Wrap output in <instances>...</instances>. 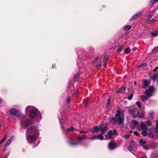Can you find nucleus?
<instances>
[{"label": "nucleus", "mask_w": 158, "mask_h": 158, "mask_svg": "<svg viewBox=\"0 0 158 158\" xmlns=\"http://www.w3.org/2000/svg\"><path fill=\"white\" fill-rule=\"evenodd\" d=\"M110 120L111 122L112 123H115L117 121V119L116 117H114L113 118L111 117L110 118Z\"/></svg>", "instance_id": "nucleus-26"}, {"label": "nucleus", "mask_w": 158, "mask_h": 158, "mask_svg": "<svg viewBox=\"0 0 158 158\" xmlns=\"http://www.w3.org/2000/svg\"><path fill=\"white\" fill-rule=\"evenodd\" d=\"M148 84H149V83H148V81L146 80H145L143 81V83L142 84V86L143 88L144 89L146 88L147 87V86H148Z\"/></svg>", "instance_id": "nucleus-18"}, {"label": "nucleus", "mask_w": 158, "mask_h": 158, "mask_svg": "<svg viewBox=\"0 0 158 158\" xmlns=\"http://www.w3.org/2000/svg\"><path fill=\"white\" fill-rule=\"evenodd\" d=\"M143 13L142 11H140L136 13L135 14L137 18L140 17L143 14Z\"/></svg>", "instance_id": "nucleus-30"}, {"label": "nucleus", "mask_w": 158, "mask_h": 158, "mask_svg": "<svg viewBox=\"0 0 158 158\" xmlns=\"http://www.w3.org/2000/svg\"><path fill=\"white\" fill-rule=\"evenodd\" d=\"M101 66L102 62L101 61H100L98 63L96 67L97 68H99L101 67Z\"/></svg>", "instance_id": "nucleus-41"}, {"label": "nucleus", "mask_w": 158, "mask_h": 158, "mask_svg": "<svg viewBox=\"0 0 158 158\" xmlns=\"http://www.w3.org/2000/svg\"><path fill=\"white\" fill-rule=\"evenodd\" d=\"M151 16H149L148 17V20H151V21H153V20H151V19H151Z\"/></svg>", "instance_id": "nucleus-57"}, {"label": "nucleus", "mask_w": 158, "mask_h": 158, "mask_svg": "<svg viewBox=\"0 0 158 158\" xmlns=\"http://www.w3.org/2000/svg\"><path fill=\"white\" fill-rule=\"evenodd\" d=\"M106 108L108 109H110L111 108L110 104L109 105H108V104H107Z\"/></svg>", "instance_id": "nucleus-54"}, {"label": "nucleus", "mask_w": 158, "mask_h": 158, "mask_svg": "<svg viewBox=\"0 0 158 158\" xmlns=\"http://www.w3.org/2000/svg\"><path fill=\"white\" fill-rule=\"evenodd\" d=\"M155 91V88L153 86H149L146 89L144 93L147 95L151 97L153 95Z\"/></svg>", "instance_id": "nucleus-5"}, {"label": "nucleus", "mask_w": 158, "mask_h": 158, "mask_svg": "<svg viewBox=\"0 0 158 158\" xmlns=\"http://www.w3.org/2000/svg\"><path fill=\"white\" fill-rule=\"evenodd\" d=\"M153 51H154L155 52H157L158 51V46L156 48H154L153 50Z\"/></svg>", "instance_id": "nucleus-50"}, {"label": "nucleus", "mask_w": 158, "mask_h": 158, "mask_svg": "<svg viewBox=\"0 0 158 158\" xmlns=\"http://www.w3.org/2000/svg\"><path fill=\"white\" fill-rule=\"evenodd\" d=\"M133 147H132L131 145H130L129 147H128V149L131 153H133V154H135L134 150L133 149Z\"/></svg>", "instance_id": "nucleus-27"}, {"label": "nucleus", "mask_w": 158, "mask_h": 158, "mask_svg": "<svg viewBox=\"0 0 158 158\" xmlns=\"http://www.w3.org/2000/svg\"><path fill=\"white\" fill-rule=\"evenodd\" d=\"M6 135L4 138L1 140L0 142L1 144H2L4 142V141L6 140Z\"/></svg>", "instance_id": "nucleus-44"}, {"label": "nucleus", "mask_w": 158, "mask_h": 158, "mask_svg": "<svg viewBox=\"0 0 158 158\" xmlns=\"http://www.w3.org/2000/svg\"><path fill=\"white\" fill-rule=\"evenodd\" d=\"M121 115V113L119 110H117L116 113L115 115L117 117H119Z\"/></svg>", "instance_id": "nucleus-38"}, {"label": "nucleus", "mask_w": 158, "mask_h": 158, "mask_svg": "<svg viewBox=\"0 0 158 158\" xmlns=\"http://www.w3.org/2000/svg\"><path fill=\"white\" fill-rule=\"evenodd\" d=\"M90 140H95L98 139V135H94L89 139Z\"/></svg>", "instance_id": "nucleus-37"}, {"label": "nucleus", "mask_w": 158, "mask_h": 158, "mask_svg": "<svg viewBox=\"0 0 158 158\" xmlns=\"http://www.w3.org/2000/svg\"><path fill=\"white\" fill-rule=\"evenodd\" d=\"M2 99L0 98V104L1 103V102H2Z\"/></svg>", "instance_id": "nucleus-63"}, {"label": "nucleus", "mask_w": 158, "mask_h": 158, "mask_svg": "<svg viewBox=\"0 0 158 158\" xmlns=\"http://www.w3.org/2000/svg\"><path fill=\"white\" fill-rule=\"evenodd\" d=\"M7 147V146H6V145H5L4 146V148L2 150L4 151L6 149Z\"/></svg>", "instance_id": "nucleus-58"}, {"label": "nucleus", "mask_w": 158, "mask_h": 158, "mask_svg": "<svg viewBox=\"0 0 158 158\" xmlns=\"http://www.w3.org/2000/svg\"><path fill=\"white\" fill-rule=\"evenodd\" d=\"M152 79L155 81H156L157 83L158 82V74H155L152 76Z\"/></svg>", "instance_id": "nucleus-19"}, {"label": "nucleus", "mask_w": 158, "mask_h": 158, "mask_svg": "<svg viewBox=\"0 0 158 158\" xmlns=\"http://www.w3.org/2000/svg\"><path fill=\"white\" fill-rule=\"evenodd\" d=\"M101 129V125L99 126H97L96 127H94L92 129V132H99L100 131Z\"/></svg>", "instance_id": "nucleus-15"}, {"label": "nucleus", "mask_w": 158, "mask_h": 158, "mask_svg": "<svg viewBox=\"0 0 158 158\" xmlns=\"http://www.w3.org/2000/svg\"><path fill=\"white\" fill-rule=\"evenodd\" d=\"M84 139L81 138V137H78L77 139V142L74 143L70 141L69 142V144L71 146H73L77 145V144L80 143L81 141Z\"/></svg>", "instance_id": "nucleus-9"}, {"label": "nucleus", "mask_w": 158, "mask_h": 158, "mask_svg": "<svg viewBox=\"0 0 158 158\" xmlns=\"http://www.w3.org/2000/svg\"><path fill=\"white\" fill-rule=\"evenodd\" d=\"M116 148V146L113 142H110L108 144V148L109 149L112 150Z\"/></svg>", "instance_id": "nucleus-10"}, {"label": "nucleus", "mask_w": 158, "mask_h": 158, "mask_svg": "<svg viewBox=\"0 0 158 158\" xmlns=\"http://www.w3.org/2000/svg\"><path fill=\"white\" fill-rule=\"evenodd\" d=\"M145 123L146 124V125L148 127V126H151L152 124V122H151L149 120H148L147 121H146Z\"/></svg>", "instance_id": "nucleus-29"}, {"label": "nucleus", "mask_w": 158, "mask_h": 158, "mask_svg": "<svg viewBox=\"0 0 158 158\" xmlns=\"http://www.w3.org/2000/svg\"><path fill=\"white\" fill-rule=\"evenodd\" d=\"M138 158H147V156L145 154H143V156L141 157H139L137 155L135 154Z\"/></svg>", "instance_id": "nucleus-42"}, {"label": "nucleus", "mask_w": 158, "mask_h": 158, "mask_svg": "<svg viewBox=\"0 0 158 158\" xmlns=\"http://www.w3.org/2000/svg\"><path fill=\"white\" fill-rule=\"evenodd\" d=\"M136 49V48H134L132 49V50H133L134 51Z\"/></svg>", "instance_id": "nucleus-60"}, {"label": "nucleus", "mask_w": 158, "mask_h": 158, "mask_svg": "<svg viewBox=\"0 0 158 158\" xmlns=\"http://www.w3.org/2000/svg\"><path fill=\"white\" fill-rule=\"evenodd\" d=\"M108 59V56H105L104 57V58L103 59V66L104 67H105L106 66V63L107 60Z\"/></svg>", "instance_id": "nucleus-22"}, {"label": "nucleus", "mask_w": 158, "mask_h": 158, "mask_svg": "<svg viewBox=\"0 0 158 158\" xmlns=\"http://www.w3.org/2000/svg\"><path fill=\"white\" fill-rule=\"evenodd\" d=\"M131 27L130 25H127L124 28V31H128L131 29Z\"/></svg>", "instance_id": "nucleus-28"}, {"label": "nucleus", "mask_w": 158, "mask_h": 158, "mask_svg": "<svg viewBox=\"0 0 158 158\" xmlns=\"http://www.w3.org/2000/svg\"><path fill=\"white\" fill-rule=\"evenodd\" d=\"M130 52V49L129 47H127L125 50V52L127 54L129 53Z\"/></svg>", "instance_id": "nucleus-39"}, {"label": "nucleus", "mask_w": 158, "mask_h": 158, "mask_svg": "<svg viewBox=\"0 0 158 158\" xmlns=\"http://www.w3.org/2000/svg\"><path fill=\"white\" fill-rule=\"evenodd\" d=\"M136 104L139 108L141 107V103L139 102H137L136 103Z\"/></svg>", "instance_id": "nucleus-43"}, {"label": "nucleus", "mask_w": 158, "mask_h": 158, "mask_svg": "<svg viewBox=\"0 0 158 158\" xmlns=\"http://www.w3.org/2000/svg\"><path fill=\"white\" fill-rule=\"evenodd\" d=\"M149 137L152 139L154 138V136L152 135V134H149Z\"/></svg>", "instance_id": "nucleus-55"}, {"label": "nucleus", "mask_w": 158, "mask_h": 158, "mask_svg": "<svg viewBox=\"0 0 158 158\" xmlns=\"http://www.w3.org/2000/svg\"><path fill=\"white\" fill-rule=\"evenodd\" d=\"M89 98H87L85 99L84 101V104L85 106H87L89 105Z\"/></svg>", "instance_id": "nucleus-21"}, {"label": "nucleus", "mask_w": 158, "mask_h": 158, "mask_svg": "<svg viewBox=\"0 0 158 158\" xmlns=\"http://www.w3.org/2000/svg\"><path fill=\"white\" fill-rule=\"evenodd\" d=\"M153 131L156 133H158V119L156 121V127Z\"/></svg>", "instance_id": "nucleus-20"}, {"label": "nucleus", "mask_w": 158, "mask_h": 158, "mask_svg": "<svg viewBox=\"0 0 158 158\" xmlns=\"http://www.w3.org/2000/svg\"><path fill=\"white\" fill-rule=\"evenodd\" d=\"M150 158H158V151L154 152L151 154Z\"/></svg>", "instance_id": "nucleus-14"}, {"label": "nucleus", "mask_w": 158, "mask_h": 158, "mask_svg": "<svg viewBox=\"0 0 158 158\" xmlns=\"http://www.w3.org/2000/svg\"><path fill=\"white\" fill-rule=\"evenodd\" d=\"M138 129L139 130L142 131L141 134L143 136H146L147 135V131L148 130V127L146 124L143 122L139 126Z\"/></svg>", "instance_id": "nucleus-4"}, {"label": "nucleus", "mask_w": 158, "mask_h": 158, "mask_svg": "<svg viewBox=\"0 0 158 158\" xmlns=\"http://www.w3.org/2000/svg\"><path fill=\"white\" fill-rule=\"evenodd\" d=\"M129 133L130 134H131L132 133V131L131 130V131H130L129 132Z\"/></svg>", "instance_id": "nucleus-64"}, {"label": "nucleus", "mask_w": 158, "mask_h": 158, "mask_svg": "<svg viewBox=\"0 0 158 158\" xmlns=\"http://www.w3.org/2000/svg\"><path fill=\"white\" fill-rule=\"evenodd\" d=\"M32 122L31 120L28 119L25 117L23 118L20 122L21 126L23 127L26 128L27 127L31 125Z\"/></svg>", "instance_id": "nucleus-3"}, {"label": "nucleus", "mask_w": 158, "mask_h": 158, "mask_svg": "<svg viewBox=\"0 0 158 158\" xmlns=\"http://www.w3.org/2000/svg\"><path fill=\"white\" fill-rule=\"evenodd\" d=\"M25 112L30 118L33 119L36 123L39 122L41 120L42 118L41 114L38 110L34 106H27Z\"/></svg>", "instance_id": "nucleus-1"}, {"label": "nucleus", "mask_w": 158, "mask_h": 158, "mask_svg": "<svg viewBox=\"0 0 158 158\" xmlns=\"http://www.w3.org/2000/svg\"><path fill=\"white\" fill-rule=\"evenodd\" d=\"M123 48V45H121L119 46L117 49V51L118 52H120L122 50Z\"/></svg>", "instance_id": "nucleus-33"}, {"label": "nucleus", "mask_w": 158, "mask_h": 158, "mask_svg": "<svg viewBox=\"0 0 158 158\" xmlns=\"http://www.w3.org/2000/svg\"><path fill=\"white\" fill-rule=\"evenodd\" d=\"M142 147L145 150H148V148L147 146H143Z\"/></svg>", "instance_id": "nucleus-53"}, {"label": "nucleus", "mask_w": 158, "mask_h": 158, "mask_svg": "<svg viewBox=\"0 0 158 158\" xmlns=\"http://www.w3.org/2000/svg\"><path fill=\"white\" fill-rule=\"evenodd\" d=\"M153 51H154L155 52H157L158 51V46L156 48H154L153 50Z\"/></svg>", "instance_id": "nucleus-49"}, {"label": "nucleus", "mask_w": 158, "mask_h": 158, "mask_svg": "<svg viewBox=\"0 0 158 158\" xmlns=\"http://www.w3.org/2000/svg\"><path fill=\"white\" fill-rule=\"evenodd\" d=\"M59 119L60 121V123L61 124V128L63 129V131H64L65 127L64 125H67V122L65 118L64 119L62 117L61 118V120L60 119V117H59Z\"/></svg>", "instance_id": "nucleus-8"}, {"label": "nucleus", "mask_w": 158, "mask_h": 158, "mask_svg": "<svg viewBox=\"0 0 158 158\" xmlns=\"http://www.w3.org/2000/svg\"><path fill=\"white\" fill-rule=\"evenodd\" d=\"M87 132L84 131H81L80 132V133L81 134H86Z\"/></svg>", "instance_id": "nucleus-51"}, {"label": "nucleus", "mask_w": 158, "mask_h": 158, "mask_svg": "<svg viewBox=\"0 0 158 158\" xmlns=\"http://www.w3.org/2000/svg\"><path fill=\"white\" fill-rule=\"evenodd\" d=\"M110 102H108H108H107V104H108V105H109L110 104Z\"/></svg>", "instance_id": "nucleus-62"}, {"label": "nucleus", "mask_w": 158, "mask_h": 158, "mask_svg": "<svg viewBox=\"0 0 158 158\" xmlns=\"http://www.w3.org/2000/svg\"><path fill=\"white\" fill-rule=\"evenodd\" d=\"M144 113L143 112H142L141 113H139L137 114V117L139 118H144Z\"/></svg>", "instance_id": "nucleus-23"}, {"label": "nucleus", "mask_w": 158, "mask_h": 158, "mask_svg": "<svg viewBox=\"0 0 158 158\" xmlns=\"http://www.w3.org/2000/svg\"><path fill=\"white\" fill-rule=\"evenodd\" d=\"M146 64H141V65H140V66H139V67H142L143 66H146Z\"/></svg>", "instance_id": "nucleus-56"}, {"label": "nucleus", "mask_w": 158, "mask_h": 158, "mask_svg": "<svg viewBox=\"0 0 158 158\" xmlns=\"http://www.w3.org/2000/svg\"><path fill=\"white\" fill-rule=\"evenodd\" d=\"M133 95L132 94H131V95H129L128 97L127 98L129 100H131L132 99L133 97Z\"/></svg>", "instance_id": "nucleus-45"}, {"label": "nucleus", "mask_w": 158, "mask_h": 158, "mask_svg": "<svg viewBox=\"0 0 158 158\" xmlns=\"http://www.w3.org/2000/svg\"><path fill=\"white\" fill-rule=\"evenodd\" d=\"M139 143L142 145L145 144L146 143V141L143 139H141L139 141Z\"/></svg>", "instance_id": "nucleus-31"}, {"label": "nucleus", "mask_w": 158, "mask_h": 158, "mask_svg": "<svg viewBox=\"0 0 158 158\" xmlns=\"http://www.w3.org/2000/svg\"><path fill=\"white\" fill-rule=\"evenodd\" d=\"M129 113L134 118L137 117L138 110L137 108H131L129 110Z\"/></svg>", "instance_id": "nucleus-6"}, {"label": "nucleus", "mask_w": 158, "mask_h": 158, "mask_svg": "<svg viewBox=\"0 0 158 158\" xmlns=\"http://www.w3.org/2000/svg\"><path fill=\"white\" fill-rule=\"evenodd\" d=\"M18 112V110L15 108H12L10 110V113L12 115H16L17 117H18L19 115H16Z\"/></svg>", "instance_id": "nucleus-12"}, {"label": "nucleus", "mask_w": 158, "mask_h": 158, "mask_svg": "<svg viewBox=\"0 0 158 158\" xmlns=\"http://www.w3.org/2000/svg\"><path fill=\"white\" fill-rule=\"evenodd\" d=\"M125 88L124 87H123L120 88L117 91L118 93H122L124 92Z\"/></svg>", "instance_id": "nucleus-24"}, {"label": "nucleus", "mask_w": 158, "mask_h": 158, "mask_svg": "<svg viewBox=\"0 0 158 158\" xmlns=\"http://www.w3.org/2000/svg\"><path fill=\"white\" fill-rule=\"evenodd\" d=\"M117 134V131L115 130L112 131H109L107 133V135L106 136V139H111L113 137V135Z\"/></svg>", "instance_id": "nucleus-7"}, {"label": "nucleus", "mask_w": 158, "mask_h": 158, "mask_svg": "<svg viewBox=\"0 0 158 158\" xmlns=\"http://www.w3.org/2000/svg\"><path fill=\"white\" fill-rule=\"evenodd\" d=\"M137 17L136 16L135 14L131 18V19H130V21H132L134 20H135Z\"/></svg>", "instance_id": "nucleus-34"}, {"label": "nucleus", "mask_w": 158, "mask_h": 158, "mask_svg": "<svg viewBox=\"0 0 158 158\" xmlns=\"http://www.w3.org/2000/svg\"><path fill=\"white\" fill-rule=\"evenodd\" d=\"M103 126V124H101V129L100 131H101V133L102 134H104L105 132L107 130V127L106 126L104 127Z\"/></svg>", "instance_id": "nucleus-11"}, {"label": "nucleus", "mask_w": 158, "mask_h": 158, "mask_svg": "<svg viewBox=\"0 0 158 158\" xmlns=\"http://www.w3.org/2000/svg\"><path fill=\"white\" fill-rule=\"evenodd\" d=\"M130 137V135H124V137L125 138H126V139H128V138H129Z\"/></svg>", "instance_id": "nucleus-52"}, {"label": "nucleus", "mask_w": 158, "mask_h": 158, "mask_svg": "<svg viewBox=\"0 0 158 158\" xmlns=\"http://www.w3.org/2000/svg\"><path fill=\"white\" fill-rule=\"evenodd\" d=\"M150 97L148 95H142L140 96V98L143 101H146L148 98Z\"/></svg>", "instance_id": "nucleus-17"}, {"label": "nucleus", "mask_w": 158, "mask_h": 158, "mask_svg": "<svg viewBox=\"0 0 158 158\" xmlns=\"http://www.w3.org/2000/svg\"><path fill=\"white\" fill-rule=\"evenodd\" d=\"M131 144L130 145H131L132 147H135V146H136V142L134 141H132L131 142Z\"/></svg>", "instance_id": "nucleus-36"}, {"label": "nucleus", "mask_w": 158, "mask_h": 158, "mask_svg": "<svg viewBox=\"0 0 158 158\" xmlns=\"http://www.w3.org/2000/svg\"><path fill=\"white\" fill-rule=\"evenodd\" d=\"M156 2V0H151L150 3L152 4H154Z\"/></svg>", "instance_id": "nucleus-47"}, {"label": "nucleus", "mask_w": 158, "mask_h": 158, "mask_svg": "<svg viewBox=\"0 0 158 158\" xmlns=\"http://www.w3.org/2000/svg\"><path fill=\"white\" fill-rule=\"evenodd\" d=\"M39 135V131L35 127L28 128L26 132L27 139L29 143L31 144L35 143V142Z\"/></svg>", "instance_id": "nucleus-2"}, {"label": "nucleus", "mask_w": 158, "mask_h": 158, "mask_svg": "<svg viewBox=\"0 0 158 158\" xmlns=\"http://www.w3.org/2000/svg\"><path fill=\"white\" fill-rule=\"evenodd\" d=\"M74 129V128L73 127H71L70 128H69L67 129V131H73Z\"/></svg>", "instance_id": "nucleus-40"}, {"label": "nucleus", "mask_w": 158, "mask_h": 158, "mask_svg": "<svg viewBox=\"0 0 158 158\" xmlns=\"http://www.w3.org/2000/svg\"><path fill=\"white\" fill-rule=\"evenodd\" d=\"M151 34L153 36H155L157 35V33L156 32H152Z\"/></svg>", "instance_id": "nucleus-46"}, {"label": "nucleus", "mask_w": 158, "mask_h": 158, "mask_svg": "<svg viewBox=\"0 0 158 158\" xmlns=\"http://www.w3.org/2000/svg\"><path fill=\"white\" fill-rule=\"evenodd\" d=\"M70 101V98H67V102H69Z\"/></svg>", "instance_id": "nucleus-61"}, {"label": "nucleus", "mask_w": 158, "mask_h": 158, "mask_svg": "<svg viewBox=\"0 0 158 158\" xmlns=\"http://www.w3.org/2000/svg\"><path fill=\"white\" fill-rule=\"evenodd\" d=\"M98 139L100 140H103L104 139V137L101 134H99L98 135Z\"/></svg>", "instance_id": "nucleus-32"}, {"label": "nucleus", "mask_w": 158, "mask_h": 158, "mask_svg": "<svg viewBox=\"0 0 158 158\" xmlns=\"http://www.w3.org/2000/svg\"><path fill=\"white\" fill-rule=\"evenodd\" d=\"M91 52H93L94 51V48H91Z\"/></svg>", "instance_id": "nucleus-59"}, {"label": "nucleus", "mask_w": 158, "mask_h": 158, "mask_svg": "<svg viewBox=\"0 0 158 158\" xmlns=\"http://www.w3.org/2000/svg\"><path fill=\"white\" fill-rule=\"evenodd\" d=\"M14 139V137L13 136H11V137L9 138V139L7 141L6 143L5 144L6 145V146H7L9 145L10 143L12 141H13Z\"/></svg>", "instance_id": "nucleus-16"}, {"label": "nucleus", "mask_w": 158, "mask_h": 158, "mask_svg": "<svg viewBox=\"0 0 158 158\" xmlns=\"http://www.w3.org/2000/svg\"><path fill=\"white\" fill-rule=\"evenodd\" d=\"M124 117L121 116V117H119L118 119V123L119 125H122L123 123L124 120Z\"/></svg>", "instance_id": "nucleus-13"}, {"label": "nucleus", "mask_w": 158, "mask_h": 158, "mask_svg": "<svg viewBox=\"0 0 158 158\" xmlns=\"http://www.w3.org/2000/svg\"><path fill=\"white\" fill-rule=\"evenodd\" d=\"M131 122L132 123H133V125L135 127H136V126H137L138 127H139V125L138 123V122L136 121V120H132L131 121Z\"/></svg>", "instance_id": "nucleus-25"}, {"label": "nucleus", "mask_w": 158, "mask_h": 158, "mask_svg": "<svg viewBox=\"0 0 158 158\" xmlns=\"http://www.w3.org/2000/svg\"><path fill=\"white\" fill-rule=\"evenodd\" d=\"M153 51H154L155 52H157L158 51V46L156 48H154L153 50Z\"/></svg>", "instance_id": "nucleus-48"}, {"label": "nucleus", "mask_w": 158, "mask_h": 158, "mask_svg": "<svg viewBox=\"0 0 158 158\" xmlns=\"http://www.w3.org/2000/svg\"><path fill=\"white\" fill-rule=\"evenodd\" d=\"M154 116V112L152 111H151L150 113H149V116L150 118H153Z\"/></svg>", "instance_id": "nucleus-35"}]
</instances>
